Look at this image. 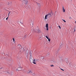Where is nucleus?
<instances>
[{
	"label": "nucleus",
	"mask_w": 76,
	"mask_h": 76,
	"mask_svg": "<svg viewBox=\"0 0 76 76\" xmlns=\"http://www.w3.org/2000/svg\"><path fill=\"white\" fill-rule=\"evenodd\" d=\"M18 48H21L20 49V52H21V53H23L24 51V48H22L21 45L20 44H18Z\"/></svg>",
	"instance_id": "obj_1"
},
{
	"label": "nucleus",
	"mask_w": 76,
	"mask_h": 76,
	"mask_svg": "<svg viewBox=\"0 0 76 76\" xmlns=\"http://www.w3.org/2000/svg\"><path fill=\"white\" fill-rule=\"evenodd\" d=\"M51 16L50 15H49V14H48V15H45V20H46L47 19V17L49 18H50V17H51Z\"/></svg>",
	"instance_id": "obj_2"
},
{
	"label": "nucleus",
	"mask_w": 76,
	"mask_h": 76,
	"mask_svg": "<svg viewBox=\"0 0 76 76\" xmlns=\"http://www.w3.org/2000/svg\"><path fill=\"white\" fill-rule=\"evenodd\" d=\"M23 2L26 4H27L28 3V0H24Z\"/></svg>",
	"instance_id": "obj_3"
},
{
	"label": "nucleus",
	"mask_w": 76,
	"mask_h": 76,
	"mask_svg": "<svg viewBox=\"0 0 76 76\" xmlns=\"http://www.w3.org/2000/svg\"><path fill=\"white\" fill-rule=\"evenodd\" d=\"M28 53H29V52L28 51V50L26 51L25 54H26V56H28Z\"/></svg>",
	"instance_id": "obj_4"
},
{
	"label": "nucleus",
	"mask_w": 76,
	"mask_h": 76,
	"mask_svg": "<svg viewBox=\"0 0 76 76\" xmlns=\"http://www.w3.org/2000/svg\"><path fill=\"white\" fill-rule=\"evenodd\" d=\"M48 23H47V24H46V30H47V31L48 30Z\"/></svg>",
	"instance_id": "obj_5"
},
{
	"label": "nucleus",
	"mask_w": 76,
	"mask_h": 76,
	"mask_svg": "<svg viewBox=\"0 0 76 76\" xmlns=\"http://www.w3.org/2000/svg\"><path fill=\"white\" fill-rule=\"evenodd\" d=\"M61 46H60V48H59L58 50H57V52H58V51H61Z\"/></svg>",
	"instance_id": "obj_6"
},
{
	"label": "nucleus",
	"mask_w": 76,
	"mask_h": 76,
	"mask_svg": "<svg viewBox=\"0 0 76 76\" xmlns=\"http://www.w3.org/2000/svg\"><path fill=\"white\" fill-rule=\"evenodd\" d=\"M31 54L32 53L31 52H29V55L30 56V59H31Z\"/></svg>",
	"instance_id": "obj_7"
},
{
	"label": "nucleus",
	"mask_w": 76,
	"mask_h": 76,
	"mask_svg": "<svg viewBox=\"0 0 76 76\" xmlns=\"http://www.w3.org/2000/svg\"><path fill=\"white\" fill-rule=\"evenodd\" d=\"M21 68L20 67H18V68L17 69V70L18 71H20L21 70L20 69H21Z\"/></svg>",
	"instance_id": "obj_8"
},
{
	"label": "nucleus",
	"mask_w": 76,
	"mask_h": 76,
	"mask_svg": "<svg viewBox=\"0 0 76 76\" xmlns=\"http://www.w3.org/2000/svg\"><path fill=\"white\" fill-rule=\"evenodd\" d=\"M53 13H52V12H50V13H49V14H48V15H50L51 16H52L53 15Z\"/></svg>",
	"instance_id": "obj_9"
},
{
	"label": "nucleus",
	"mask_w": 76,
	"mask_h": 76,
	"mask_svg": "<svg viewBox=\"0 0 76 76\" xmlns=\"http://www.w3.org/2000/svg\"><path fill=\"white\" fill-rule=\"evenodd\" d=\"M65 61L66 63H68V58H66L65 59Z\"/></svg>",
	"instance_id": "obj_10"
},
{
	"label": "nucleus",
	"mask_w": 76,
	"mask_h": 76,
	"mask_svg": "<svg viewBox=\"0 0 76 76\" xmlns=\"http://www.w3.org/2000/svg\"><path fill=\"white\" fill-rule=\"evenodd\" d=\"M35 59H34V60L33 61V63L34 64H36V63L35 62Z\"/></svg>",
	"instance_id": "obj_11"
},
{
	"label": "nucleus",
	"mask_w": 76,
	"mask_h": 76,
	"mask_svg": "<svg viewBox=\"0 0 76 76\" xmlns=\"http://www.w3.org/2000/svg\"><path fill=\"white\" fill-rule=\"evenodd\" d=\"M63 12H65V9H64V7L63 6Z\"/></svg>",
	"instance_id": "obj_12"
},
{
	"label": "nucleus",
	"mask_w": 76,
	"mask_h": 76,
	"mask_svg": "<svg viewBox=\"0 0 76 76\" xmlns=\"http://www.w3.org/2000/svg\"><path fill=\"white\" fill-rule=\"evenodd\" d=\"M6 73H7V74L8 75H9V74L10 73V72H9V71L7 72H6Z\"/></svg>",
	"instance_id": "obj_13"
},
{
	"label": "nucleus",
	"mask_w": 76,
	"mask_h": 76,
	"mask_svg": "<svg viewBox=\"0 0 76 76\" xmlns=\"http://www.w3.org/2000/svg\"><path fill=\"white\" fill-rule=\"evenodd\" d=\"M40 32V30H39V29H38L37 30V33H39Z\"/></svg>",
	"instance_id": "obj_14"
},
{
	"label": "nucleus",
	"mask_w": 76,
	"mask_h": 76,
	"mask_svg": "<svg viewBox=\"0 0 76 76\" xmlns=\"http://www.w3.org/2000/svg\"><path fill=\"white\" fill-rule=\"evenodd\" d=\"M37 5H38V6H39V7H40L41 5L40 4H38Z\"/></svg>",
	"instance_id": "obj_15"
},
{
	"label": "nucleus",
	"mask_w": 76,
	"mask_h": 76,
	"mask_svg": "<svg viewBox=\"0 0 76 76\" xmlns=\"http://www.w3.org/2000/svg\"><path fill=\"white\" fill-rule=\"evenodd\" d=\"M32 73V72L31 71H30L29 72H28L27 73L28 74V73Z\"/></svg>",
	"instance_id": "obj_16"
},
{
	"label": "nucleus",
	"mask_w": 76,
	"mask_h": 76,
	"mask_svg": "<svg viewBox=\"0 0 76 76\" xmlns=\"http://www.w3.org/2000/svg\"><path fill=\"white\" fill-rule=\"evenodd\" d=\"M48 39V41H49V42H50L51 39L50 38Z\"/></svg>",
	"instance_id": "obj_17"
},
{
	"label": "nucleus",
	"mask_w": 76,
	"mask_h": 76,
	"mask_svg": "<svg viewBox=\"0 0 76 76\" xmlns=\"http://www.w3.org/2000/svg\"><path fill=\"white\" fill-rule=\"evenodd\" d=\"M12 39H13V42H15V39H14V38H13Z\"/></svg>",
	"instance_id": "obj_18"
},
{
	"label": "nucleus",
	"mask_w": 76,
	"mask_h": 76,
	"mask_svg": "<svg viewBox=\"0 0 76 76\" xmlns=\"http://www.w3.org/2000/svg\"><path fill=\"white\" fill-rule=\"evenodd\" d=\"M62 20L64 22V23L66 22V21L64 20Z\"/></svg>",
	"instance_id": "obj_19"
},
{
	"label": "nucleus",
	"mask_w": 76,
	"mask_h": 76,
	"mask_svg": "<svg viewBox=\"0 0 76 76\" xmlns=\"http://www.w3.org/2000/svg\"><path fill=\"white\" fill-rule=\"evenodd\" d=\"M9 17V16H8V17H7V18H6V20H8V17Z\"/></svg>",
	"instance_id": "obj_20"
},
{
	"label": "nucleus",
	"mask_w": 76,
	"mask_h": 76,
	"mask_svg": "<svg viewBox=\"0 0 76 76\" xmlns=\"http://www.w3.org/2000/svg\"><path fill=\"white\" fill-rule=\"evenodd\" d=\"M10 12H9V13H8V16H9V15L10 14Z\"/></svg>",
	"instance_id": "obj_21"
},
{
	"label": "nucleus",
	"mask_w": 76,
	"mask_h": 76,
	"mask_svg": "<svg viewBox=\"0 0 76 76\" xmlns=\"http://www.w3.org/2000/svg\"><path fill=\"white\" fill-rule=\"evenodd\" d=\"M46 38H47V39H49L48 37L47 36H46Z\"/></svg>",
	"instance_id": "obj_22"
},
{
	"label": "nucleus",
	"mask_w": 76,
	"mask_h": 76,
	"mask_svg": "<svg viewBox=\"0 0 76 76\" xmlns=\"http://www.w3.org/2000/svg\"><path fill=\"white\" fill-rule=\"evenodd\" d=\"M54 66L53 65H50V66L51 67H53V66Z\"/></svg>",
	"instance_id": "obj_23"
},
{
	"label": "nucleus",
	"mask_w": 76,
	"mask_h": 76,
	"mask_svg": "<svg viewBox=\"0 0 76 76\" xmlns=\"http://www.w3.org/2000/svg\"><path fill=\"white\" fill-rule=\"evenodd\" d=\"M58 27L59 28H60V29H61V27L60 26H58Z\"/></svg>",
	"instance_id": "obj_24"
},
{
	"label": "nucleus",
	"mask_w": 76,
	"mask_h": 76,
	"mask_svg": "<svg viewBox=\"0 0 76 76\" xmlns=\"http://www.w3.org/2000/svg\"><path fill=\"white\" fill-rule=\"evenodd\" d=\"M61 70H63V71H64V70L61 68Z\"/></svg>",
	"instance_id": "obj_25"
},
{
	"label": "nucleus",
	"mask_w": 76,
	"mask_h": 76,
	"mask_svg": "<svg viewBox=\"0 0 76 76\" xmlns=\"http://www.w3.org/2000/svg\"><path fill=\"white\" fill-rule=\"evenodd\" d=\"M35 75V74H34V73L33 74H32V75L33 76H34Z\"/></svg>",
	"instance_id": "obj_26"
},
{
	"label": "nucleus",
	"mask_w": 76,
	"mask_h": 76,
	"mask_svg": "<svg viewBox=\"0 0 76 76\" xmlns=\"http://www.w3.org/2000/svg\"><path fill=\"white\" fill-rule=\"evenodd\" d=\"M37 61H39V59H37Z\"/></svg>",
	"instance_id": "obj_27"
},
{
	"label": "nucleus",
	"mask_w": 76,
	"mask_h": 76,
	"mask_svg": "<svg viewBox=\"0 0 76 76\" xmlns=\"http://www.w3.org/2000/svg\"><path fill=\"white\" fill-rule=\"evenodd\" d=\"M26 35H25V38H26Z\"/></svg>",
	"instance_id": "obj_28"
},
{
	"label": "nucleus",
	"mask_w": 76,
	"mask_h": 76,
	"mask_svg": "<svg viewBox=\"0 0 76 76\" xmlns=\"http://www.w3.org/2000/svg\"><path fill=\"white\" fill-rule=\"evenodd\" d=\"M75 29L74 28V32H75Z\"/></svg>",
	"instance_id": "obj_29"
},
{
	"label": "nucleus",
	"mask_w": 76,
	"mask_h": 76,
	"mask_svg": "<svg viewBox=\"0 0 76 76\" xmlns=\"http://www.w3.org/2000/svg\"><path fill=\"white\" fill-rule=\"evenodd\" d=\"M32 26H33V23H32Z\"/></svg>",
	"instance_id": "obj_30"
},
{
	"label": "nucleus",
	"mask_w": 76,
	"mask_h": 76,
	"mask_svg": "<svg viewBox=\"0 0 76 76\" xmlns=\"http://www.w3.org/2000/svg\"><path fill=\"white\" fill-rule=\"evenodd\" d=\"M37 3L38 4H39V3H38L37 2Z\"/></svg>",
	"instance_id": "obj_31"
},
{
	"label": "nucleus",
	"mask_w": 76,
	"mask_h": 76,
	"mask_svg": "<svg viewBox=\"0 0 76 76\" xmlns=\"http://www.w3.org/2000/svg\"><path fill=\"white\" fill-rule=\"evenodd\" d=\"M44 59V58H43V59Z\"/></svg>",
	"instance_id": "obj_32"
},
{
	"label": "nucleus",
	"mask_w": 76,
	"mask_h": 76,
	"mask_svg": "<svg viewBox=\"0 0 76 76\" xmlns=\"http://www.w3.org/2000/svg\"><path fill=\"white\" fill-rule=\"evenodd\" d=\"M75 23H76V21L75 22Z\"/></svg>",
	"instance_id": "obj_33"
},
{
	"label": "nucleus",
	"mask_w": 76,
	"mask_h": 76,
	"mask_svg": "<svg viewBox=\"0 0 76 76\" xmlns=\"http://www.w3.org/2000/svg\"><path fill=\"white\" fill-rule=\"evenodd\" d=\"M70 18V19L71 18Z\"/></svg>",
	"instance_id": "obj_34"
},
{
	"label": "nucleus",
	"mask_w": 76,
	"mask_h": 76,
	"mask_svg": "<svg viewBox=\"0 0 76 76\" xmlns=\"http://www.w3.org/2000/svg\"><path fill=\"white\" fill-rule=\"evenodd\" d=\"M30 25H31V24H30Z\"/></svg>",
	"instance_id": "obj_35"
},
{
	"label": "nucleus",
	"mask_w": 76,
	"mask_h": 76,
	"mask_svg": "<svg viewBox=\"0 0 76 76\" xmlns=\"http://www.w3.org/2000/svg\"><path fill=\"white\" fill-rule=\"evenodd\" d=\"M1 69V68H0V69Z\"/></svg>",
	"instance_id": "obj_36"
}]
</instances>
